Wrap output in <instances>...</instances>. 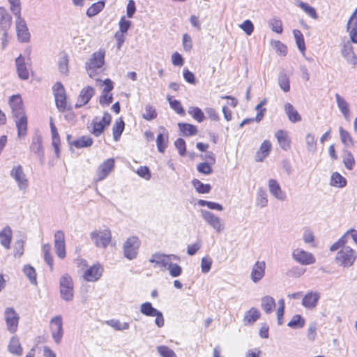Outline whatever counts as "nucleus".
Wrapping results in <instances>:
<instances>
[{
	"mask_svg": "<svg viewBox=\"0 0 357 357\" xmlns=\"http://www.w3.org/2000/svg\"><path fill=\"white\" fill-rule=\"evenodd\" d=\"M356 258L357 252L351 247L345 246L337 252L335 261L340 266L349 268L354 264Z\"/></svg>",
	"mask_w": 357,
	"mask_h": 357,
	"instance_id": "nucleus-1",
	"label": "nucleus"
},
{
	"mask_svg": "<svg viewBox=\"0 0 357 357\" xmlns=\"http://www.w3.org/2000/svg\"><path fill=\"white\" fill-rule=\"evenodd\" d=\"M105 51L99 50L92 54L91 56L86 62V69L89 75L92 77L97 69L101 68L105 63Z\"/></svg>",
	"mask_w": 357,
	"mask_h": 357,
	"instance_id": "nucleus-2",
	"label": "nucleus"
},
{
	"mask_svg": "<svg viewBox=\"0 0 357 357\" xmlns=\"http://www.w3.org/2000/svg\"><path fill=\"white\" fill-rule=\"evenodd\" d=\"M60 295L62 299L66 301H71L73 299V282L72 278L68 275L64 274L60 278L59 281Z\"/></svg>",
	"mask_w": 357,
	"mask_h": 357,
	"instance_id": "nucleus-3",
	"label": "nucleus"
},
{
	"mask_svg": "<svg viewBox=\"0 0 357 357\" xmlns=\"http://www.w3.org/2000/svg\"><path fill=\"white\" fill-rule=\"evenodd\" d=\"M140 245L141 241L138 237L132 236L128 238L123 245V256L129 260L135 259Z\"/></svg>",
	"mask_w": 357,
	"mask_h": 357,
	"instance_id": "nucleus-4",
	"label": "nucleus"
},
{
	"mask_svg": "<svg viewBox=\"0 0 357 357\" xmlns=\"http://www.w3.org/2000/svg\"><path fill=\"white\" fill-rule=\"evenodd\" d=\"M140 312L146 317H155V324L158 327L161 328L165 325V319L162 313L158 309L153 307L151 303L145 302L142 303L140 305Z\"/></svg>",
	"mask_w": 357,
	"mask_h": 357,
	"instance_id": "nucleus-5",
	"label": "nucleus"
},
{
	"mask_svg": "<svg viewBox=\"0 0 357 357\" xmlns=\"http://www.w3.org/2000/svg\"><path fill=\"white\" fill-rule=\"evenodd\" d=\"M91 240L98 248H105L111 242L112 234L108 229L96 230L90 234Z\"/></svg>",
	"mask_w": 357,
	"mask_h": 357,
	"instance_id": "nucleus-6",
	"label": "nucleus"
},
{
	"mask_svg": "<svg viewBox=\"0 0 357 357\" xmlns=\"http://www.w3.org/2000/svg\"><path fill=\"white\" fill-rule=\"evenodd\" d=\"M111 121L112 116L108 112H105L101 119L96 116L92 122L93 129L91 133L96 137H99L104 132L105 129L109 126Z\"/></svg>",
	"mask_w": 357,
	"mask_h": 357,
	"instance_id": "nucleus-7",
	"label": "nucleus"
},
{
	"mask_svg": "<svg viewBox=\"0 0 357 357\" xmlns=\"http://www.w3.org/2000/svg\"><path fill=\"white\" fill-rule=\"evenodd\" d=\"M201 215L205 222L217 232L220 233L224 230L225 225L218 216L206 210H201Z\"/></svg>",
	"mask_w": 357,
	"mask_h": 357,
	"instance_id": "nucleus-8",
	"label": "nucleus"
},
{
	"mask_svg": "<svg viewBox=\"0 0 357 357\" xmlns=\"http://www.w3.org/2000/svg\"><path fill=\"white\" fill-rule=\"evenodd\" d=\"M10 176L16 181L20 190H25L29 186V181L22 165L14 166L10 171Z\"/></svg>",
	"mask_w": 357,
	"mask_h": 357,
	"instance_id": "nucleus-9",
	"label": "nucleus"
},
{
	"mask_svg": "<svg viewBox=\"0 0 357 357\" xmlns=\"http://www.w3.org/2000/svg\"><path fill=\"white\" fill-rule=\"evenodd\" d=\"M5 321L8 331L14 333L17 331L20 317L13 307H7L4 312Z\"/></svg>",
	"mask_w": 357,
	"mask_h": 357,
	"instance_id": "nucleus-10",
	"label": "nucleus"
},
{
	"mask_svg": "<svg viewBox=\"0 0 357 357\" xmlns=\"http://www.w3.org/2000/svg\"><path fill=\"white\" fill-rule=\"evenodd\" d=\"M114 159L109 158L101 163L96 173L94 181L99 182L105 179L114 168Z\"/></svg>",
	"mask_w": 357,
	"mask_h": 357,
	"instance_id": "nucleus-11",
	"label": "nucleus"
},
{
	"mask_svg": "<svg viewBox=\"0 0 357 357\" xmlns=\"http://www.w3.org/2000/svg\"><path fill=\"white\" fill-rule=\"evenodd\" d=\"M50 331L54 342L60 343L63 337V321L61 315L53 317L50 321Z\"/></svg>",
	"mask_w": 357,
	"mask_h": 357,
	"instance_id": "nucleus-12",
	"label": "nucleus"
},
{
	"mask_svg": "<svg viewBox=\"0 0 357 357\" xmlns=\"http://www.w3.org/2000/svg\"><path fill=\"white\" fill-rule=\"evenodd\" d=\"M16 20V31L18 40L22 43H27L30 40V33L25 20L21 15L15 17Z\"/></svg>",
	"mask_w": 357,
	"mask_h": 357,
	"instance_id": "nucleus-13",
	"label": "nucleus"
},
{
	"mask_svg": "<svg viewBox=\"0 0 357 357\" xmlns=\"http://www.w3.org/2000/svg\"><path fill=\"white\" fill-rule=\"evenodd\" d=\"M293 259L302 265H310L315 262V258L310 252L303 249H295L292 252Z\"/></svg>",
	"mask_w": 357,
	"mask_h": 357,
	"instance_id": "nucleus-14",
	"label": "nucleus"
},
{
	"mask_svg": "<svg viewBox=\"0 0 357 357\" xmlns=\"http://www.w3.org/2000/svg\"><path fill=\"white\" fill-rule=\"evenodd\" d=\"M54 249L59 258L63 259L66 257L65 236L61 230L56 231L54 234Z\"/></svg>",
	"mask_w": 357,
	"mask_h": 357,
	"instance_id": "nucleus-15",
	"label": "nucleus"
},
{
	"mask_svg": "<svg viewBox=\"0 0 357 357\" xmlns=\"http://www.w3.org/2000/svg\"><path fill=\"white\" fill-rule=\"evenodd\" d=\"M269 192L278 200L283 202L287 199V195L280 187L277 180L271 178L268 182Z\"/></svg>",
	"mask_w": 357,
	"mask_h": 357,
	"instance_id": "nucleus-16",
	"label": "nucleus"
},
{
	"mask_svg": "<svg viewBox=\"0 0 357 357\" xmlns=\"http://www.w3.org/2000/svg\"><path fill=\"white\" fill-rule=\"evenodd\" d=\"M94 93L95 89L92 86H87L83 88L78 96L75 107L80 108L87 104L93 96Z\"/></svg>",
	"mask_w": 357,
	"mask_h": 357,
	"instance_id": "nucleus-17",
	"label": "nucleus"
},
{
	"mask_svg": "<svg viewBox=\"0 0 357 357\" xmlns=\"http://www.w3.org/2000/svg\"><path fill=\"white\" fill-rule=\"evenodd\" d=\"M103 268L100 264H94L88 268L84 274V278L88 282H96L102 276Z\"/></svg>",
	"mask_w": 357,
	"mask_h": 357,
	"instance_id": "nucleus-18",
	"label": "nucleus"
},
{
	"mask_svg": "<svg viewBox=\"0 0 357 357\" xmlns=\"http://www.w3.org/2000/svg\"><path fill=\"white\" fill-rule=\"evenodd\" d=\"M10 106L12 109L13 117L25 114L22 100L20 96L15 95L10 98Z\"/></svg>",
	"mask_w": 357,
	"mask_h": 357,
	"instance_id": "nucleus-19",
	"label": "nucleus"
},
{
	"mask_svg": "<svg viewBox=\"0 0 357 357\" xmlns=\"http://www.w3.org/2000/svg\"><path fill=\"white\" fill-rule=\"evenodd\" d=\"M320 298V294L317 291H310L305 295L302 300V305L307 309L312 310L317 305Z\"/></svg>",
	"mask_w": 357,
	"mask_h": 357,
	"instance_id": "nucleus-20",
	"label": "nucleus"
},
{
	"mask_svg": "<svg viewBox=\"0 0 357 357\" xmlns=\"http://www.w3.org/2000/svg\"><path fill=\"white\" fill-rule=\"evenodd\" d=\"M266 263L264 261H257L252 266L251 271V280L257 283L260 281L265 274Z\"/></svg>",
	"mask_w": 357,
	"mask_h": 357,
	"instance_id": "nucleus-21",
	"label": "nucleus"
},
{
	"mask_svg": "<svg viewBox=\"0 0 357 357\" xmlns=\"http://www.w3.org/2000/svg\"><path fill=\"white\" fill-rule=\"evenodd\" d=\"M12 23V17L4 8L0 7V30L5 37L8 36V30Z\"/></svg>",
	"mask_w": 357,
	"mask_h": 357,
	"instance_id": "nucleus-22",
	"label": "nucleus"
},
{
	"mask_svg": "<svg viewBox=\"0 0 357 357\" xmlns=\"http://www.w3.org/2000/svg\"><path fill=\"white\" fill-rule=\"evenodd\" d=\"M275 136L278 140V142L282 149L284 151H288L291 147V140L288 137V134L283 130H278Z\"/></svg>",
	"mask_w": 357,
	"mask_h": 357,
	"instance_id": "nucleus-23",
	"label": "nucleus"
},
{
	"mask_svg": "<svg viewBox=\"0 0 357 357\" xmlns=\"http://www.w3.org/2000/svg\"><path fill=\"white\" fill-rule=\"evenodd\" d=\"M168 260L169 259L167 258V255H165L160 252H155L151 256L149 262L155 264L161 268H167L170 263V261Z\"/></svg>",
	"mask_w": 357,
	"mask_h": 357,
	"instance_id": "nucleus-24",
	"label": "nucleus"
},
{
	"mask_svg": "<svg viewBox=\"0 0 357 357\" xmlns=\"http://www.w3.org/2000/svg\"><path fill=\"white\" fill-rule=\"evenodd\" d=\"M20 137H24L27 130V118L26 114L13 117Z\"/></svg>",
	"mask_w": 357,
	"mask_h": 357,
	"instance_id": "nucleus-25",
	"label": "nucleus"
},
{
	"mask_svg": "<svg viewBox=\"0 0 357 357\" xmlns=\"http://www.w3.org/2000/svg\"><path fill=\"white\" fill-rule=\"evenodd\" d=\"M15 63L17 67V72L20 78L22 79H27L29 77V73L26 66L24 58L22 57V55H20L15 59Z\"/></svg>",
	"mask_w": 357,
	"mask_h": 357,
	"instance_id": "nucleus-26",
	"label": "nucleus"
},
{
	"mask_svg": "<svg viewBox=\"0 0 357 357\" xmlns=\"http://www.w3.org/2000/svg\"><path fill=\"white\" fill-rule=\"evenodd\" d=\"M341 53L349 63L353 65L357 63V58L354 53L353 47L349 42H347L343 45Z\"/></svg>",
	"mask_w": 357,
	"mask_h": 357,
	"instance_id": "nucleus-27",
	"label": "nucleus"
},
{
	"mask_svg": "<svg viewBox=\"0 0 357 357\" xmlns=\"http://www.w3.org/2000/svg\"><path fill=\"white\" fill-rule=\"evenodd\" d=\"M12 229L9 226L5 227L0 231V243L2 246L6 249H10V243L12 241Z\"/></svg>",
	"mask_w": 357,
	"mask_h": 357,
	"instance_id": "nucleus-28",
	"label": "nucleus"
},
{
	"mask_svg": "<svg viewBox=\"0 0 357 357\" xmlns=\"http://www.w3.org/2000/svg\"><path fill=\"white\" fill-rule=\"evenodd\" d=\"M271 150V143L268 140H264L260 146L259 151L256 153V161L261 162L270 153Z\"/></svg>",
	"mask_w": 357,
	"mask_h": 357,
	"instance_id": "nucleus-29",
	"label": "nucleus"
},
{
	"mask_svg": "<svg viewBox=\"0 0 357 357\" xmlns=\"http://www.w3.org/2000/svg\"><path fill=\"white\" fill-rule=\"evenodd\" d=\"M30 149L34 153L37 154L40 158L44 156V151L42 145V137L40 135H36L33 137Z\"/></svg>",
	"mask_w": 357,
	"mask_h": 357,
	"instance_id": "nucleus-30",
	"label": "nucleus"
},
{
	"mask_svg": "<svg viewBox=\"0 0 357 357\" xmlns=\"http://www.w3.org/2000/svg\"><path fill=\"white\" fill-rule=\"evenodd\" d=\"M284 112L291 122L296 123L301 121V115L291 103L287 102L284 105Z\"/></svg>",
	"mask_w": 357,
	"mask_h": 357,
	"instance_id": "nucleus-31",
	"label": "nucleus"
},
{
	"mask_svg": "<svg viewBox=\"0 0 357 357\" xmlns=\"http://www.w3.org/2000/svg\"><path fill=\"white\" fill-rule=\"evenodd\" d=\"M163 132H160L156 139V145L159 152L164 153L167 147L168 142V132L164 128H162Z\"/></svg>",
	"mask_w": 357,
	"mask_h": 357,
	"instance_id": "nucleus-32",
	"label": "nucleus"
},
{
	"mask_svg": "<svg viewBox=\"0 0 357 357\" xmlns=\"http://www.w3.org/2000/svg\"><path fill=\"white\" fill-rule=\"evenodd\" d=\"M93 140L89 136H82L79 139L70 142L71 146H74L77 149L89 147L93 144Z\"/></svg>",
	"mask_w": 357,
	"mask_h": 357,
	"instance_id": "nucleus-33",
	"label": "nucleus"
},
{
	"mask_svg": "<svg viewBox=\"0 0 357 357\" xmlns=\"http://www.w3.org/2000/svg\"><path fill=\"white\" fill-rule=\"evenodd\" d=\"M261 306L266 313L270 314L273 311V309L275 307V299L270 296H264L261 298Z\"/></svg>",
	"mask_w": 357,
	"mask_h": 357,
	"instance_id": "nucleus-34",
	"label": "nucleus"
},
{
	"mask_svg": "<svg viewBox=\"0 0 357 357\" xmlns=\"http://www.w3.org/2000/svg\"><path fill=\"white\" fill-rule=\"evenodd\" d=\"M337 105L346 119L349 117V107L347 102L338 93L335 94Z\"/></svg>",
	"mask_w": 357,
	"mask_h": 357,
	"instance_id": "nucleus-35",
	"label": "nucleus"
},
{
	"mask_svg": "<svg viewBox=\"0 0 357 357\" xmlns=\"http://www.w3.org/2000/svg\"><path fill=\"white\" fill-rule=\"evenodd\" d=\"M295 5L303 9L312 18L317 19L318 15L314 8L301 0H296Z\"/></svg>",
	"mask_w": 357,
	"mask_h": 357,
	"instance_id": "nucleus-36",
	"label": "nucleus"
},
{
	"mask_svg": "<svg viewBox=\"0 0 357 357\" xmlns=\"http://www.w3.org/2000/svg\"><path fill=\"white\" fill-rule=\"evenodd\" d=\"M180 130L185 136H193L197 133V127L187 123H178Z\"/></svg>",
	"mask_w": 357,
	"mask_h": 357,
	"instance_id": "nucleus-37",
	"label": "nucleus"
},
{
	"mask_svg": "<svg viewBox=\"0 0 357 357\" xmlns=\"http://www.w3.org/2000/svg\"><path fill=\"white\" fill-rule=\"evenodd\" d=\"M105 5L104 1H100L93 3L86 10V15L92 17L102 10Z\"/></svg>",
	"mask_w": 357,
	"mask_h": 357,
	"instance_id": "nucleus-38",
	"label": "nucleus"
},
{
	"mask_svg": "<svg viewBox=\"0 0 357 357\" xmlns=\"http://www.w3.org/2000/svg\"><path fill=\"white\" fill-rule=\"evenodd\" d=\"M331 185L335 187L344 188L347 185V180L340 173L334 172L331 175Z\"/></svg>",
	"mask_w": 357,
	"mask_h": 357,
	"instance_id": "nucleus-39",
	"label": "nucleus"
},
{
	"mask_svg": "<svg viewBox=\"0 0 357 357\" xmlns=\"http://www.w3.org/2000/svg\"><path fill=\"white\" fill-rule=\"evenodd\" d=\"M305 144L307 149L312 153H315L317 150V142L315 136L312 133H308L305 136Z\"/></svg>",
	"mask_w": 357,
	"mask_h": 357,
	"instance_id": "nucleus-40",
	"label": "nucleus"
},
{
	"mask_svg": "<svg viewBox=\"0 0 357 357\" xmlns=\"http://www.w3.org/2000/svg\"><path fill=\"white\" fill-rule=\"evenodd\" d=\"M260 317L259 312L255 307L247 311L244 316V321L248 324L255 322Z\"/></svg>",
	"mask_w": 357,
	"mask_h": 357,
	"instance_id": "nucleus-41",
	"label": "nucleus"
},
{
	"mask_svg": "<svg viewBox=\"0 0 357 357\" xmlns=\"http://www.w3.org/2000/svg\"><path fill=\"white\" fill-rule=\"evenodd\" d=\"M10 352L16 355H21L22 353V348L20 345L19 339L16 337H13L8 345Z\"/></svg>",
	"mask_w": 357,
	"mask_h": 357,
	"instance_id": "nucleus-42",
	"label": "nucleus"
},
{
	"mask_svg": "<svg viewBox=\"0 0 357 357\" xmlns=\"http://www.w3.org/2000/svg\"><path fill=\"white\" fill-rule=\"evenodd\" d=\"M124 122L120 119L117 120L112 127L113 137L114 141H118L124 130Z\"/></svg>",
	"mask_w": 357,
	"mask_h": 357,
	"instance_id": "nucleus-43",
	"label": "nucleus"
},
{
	"mask_svg": "<svg viewBox=\"0 0 357 357\" xmlns=\"http://www.w3.org/2000/svg\"><path fill=\"white\" fill-rule=\"evenodd\" d=\"M340 136L341 142L345 146L351 147L354 146V141L350 133L342 127L340 128Z\"/></svg>",
	"mask_w": 357,
	"mask_h": 357,
	"instance_id": "nucleus-44",
	"label": "nucleus"
},
{
	"mask_svg": "<svg viewBox=\"0 0 357 357\" xmlns=\"http://www.w3.org/2000/svg\"><path fill=\"white\" fill-rule=\"evenodd\" d=\"M278 84L284 92H288L290 90L289 78L287 74L280 73L278 77Z\"/></svg>",
	"mask_w": 357,
	"mask_h": 357,
	"instance_id": "nucleus-45",
	"label": "nucleus"
},
{
	"mask_svg": "<svg viewBox=\"0 0 357 357\" xmlns=\"http://www.w3.org/2000/svg\"><path fill=\"white\" fill-rule=\"evenodd\" d=\"M268 26L273 31L277 33H282V22L278 17H275L271 19L268 21Z\"/></svg>",
	"mask_w": 357,
	"mask_h": 357,
	"instance_id": "nucleus-46",
	"label": "nucleus"
},
{
	"mask_svg": "<svg viewBox=\"0 0 357 357\" xmlns=\"http://www.w3.org/2000/svg\"><path fill=\"white\" fill-rule=\"evenodd\" d=\"M257 204L261 208L268 204L267 193L262 188H259L257 190Z\"/></svg>",
	"mask_w": 357,
	"mask_h": 357,
	"instance_id": "nucleus-47",
	"label": "nucleus"
},
{
	"mask_svg": "<svg viewBox=\"0 0 357 357\" xmlns=\"http://www.w3.org/2000/svg\"><path fill=\"white\" fill-rule=\"evenodd\" d=\"M293 33L298 50L301 52H304L305 45L303 33L301 31L296 29L294 30Z\"/></svg>",
	"mask_w": 357,
	"mask_h": 357,
	"instance_id": "nucleus-48",
	"label": "nucleus"
},
{
	"mask_svg": "<svg viewBox=\"0 0 357 357\" xmlns=\"http://www.w3.org/2000/svg\"><path fill=\"white\" fill-rule=\"evenodd\" d=\"M305 325V319L300 314H295L287 326L292 328H301Z\"/></svg>",
	"mask_w": 357,
	"mask_h": 357,
	"instance_id": "nucleus-49",
	"label": "nucleus"
},
{
	"mask_svg": "<svg viewBox=\"0 0 357 357\" xmlns=\"http://www.w3.org/2000/svg\"><path fill=\"white\" fill-rule=\"evenodd\" d=\"M106 324L117 331L128 330L130 327V324L128 322L121 324L117 319H110L106 321Z\"/></svg>",
	"mask_w": 357,
	"mask_h": 357,
	"instance_id": "nucleus-50",
	"label": "nucleus"
},
{
	"mask_svg": "<svg viewBox=\"0 0 357 357\" xmlns=\"http://www.w3.org/2000/svg\"><path fill=\"white\" fill-rule=\"evenodd\" d=\"M23 272L31 284H36V273L33 267L30 265H25L23 268Z\"/></svg>",
	"mask_w": 357,
	"mask_h": 357,
	"instance_id": "nucleus-51",
	"label": "nucleus"
},
{
	"mask_svg": "<svg viewBox=\"0 0 357 357\" xmlns=\"http://www.w3.org/2000/svg\"><path fill=\"white\" fill-rule=\"evenodd\" d=\"M192 183L194 188L199 193H208L211 189L209 184H204L198 179H194Z\"/></svg>",
	"mask_w": 357,
	"mask_h": 357,
	"instance_id": "nucleus-52",
	"label": "nucleus"
},
{
	"mask_svg": "<svg viewBox=\"0 0 357 357\" xmlns=\"http://www.w3.org/2000/svg\"><path fill=\"white\" fill-rule=\"evenodd\" d=\"M142 117L147 121H151L155 119L157 117V112L155 109L150 105H146L144 108V112L142 114Z\"/></svg>",
	"mask_w": 357,
	"mask_h": 357,
	"instance_id": "nucleus-53",
	"label": "nucleus"
},
{
	"mask_svg": "<svg viewBox=\"0 0 357 357\" xmlns=\"http://www.w3.org/2000/svg\"><path fill=\"white\" fill-rule=\"evenodd\" d=\"M188 113L198 122H202L204 119V114L202 109L197 107L189 108Z\"/></svg>",
	"mask_w": 357,
	"mask_h": 357,
	"instance_id": "nucleus-54",
	"label": "nucleus"
},
{
	"mask_svg": "<svg viewBox=\"0 0 357 357\" xmlns=\"http://www.w3.org/2000/svg\"><path fill=\"white\" fill-rule=\"evenodd\" d=\"M156 349L161 357H177L175 352L167 346L160 345Z\"/></svg>",
	"mask_w": 357,
	"mask_h": 357,
	"instance_id": "nucleus-55",
	"label": "nucleus"
},
{
	"mask_svg": "<svg viewBox=\"0 0 357 357\" xmlns=\"http://www.w3.org/2000/svg\"><path fill=\"white\" fill-rule=\"evenodd\" d=\"M167 100L170 105V107L172 109H174L177 114L183 115L185 114V111L181 104V102L177 100H172L170 96H167Z\"/></svg>",
	"mask_w": 357,
	"mask_h": 357,
	"instance_id": "nucleus-56",
	"label": "nucleus"
},
{
	"mask_svg": "<svg viewBox=\"0 0 357 357\" xmlns=\"http://www.w3.org/2000/svg\"><path fill=\"white\" fill-rule=\"evenodd\" d=\"M198 204L200 206H207L208 208L213 209V210H217V211H220L223 210L222 206L216 202L199 199L198 201Z\"/></svg>",
	"mask_w": 357,
	"mask_h": 357,
	"instance_id": "nucleus-57",
	"label": "nucleus"
},
{
	"mask_svg": "<svg viewBox=\"0 0 357 357\" xmlns=\"http://www.w3.org/2000/svg\"><path fill=\"white\" fill-rule=\"evenodd\" d=\"M167 269L169 272V275L172 278H176L181 275L182 273V268L181 266H179L177 264H174L172 262H170L169 266H167Z\"/></svg>",
	"mask_w": 357,
	"mask_h": 357,
	"instance_id": "nucleus-58",
	"label": "nucleus"
},
{
	"mask_svg": "<svg viewBox=\"0 0 357 357\" xmlns=\"http://www.w3.org/2000/svg\"><path fill=\"white\" fill-rule=\"evenodd\" d=\"M343 163L345 167L349 170H351L354 168L355 160L350 151H347L344 155Z\"/></svg>",
	"mask_w": 357,
	"mask_h": 357,
	"instance_id": "nucleus-59",
	"label": "nucleus"
},
{
	"mask_svg": "<svg viewBox=\"0 0 357 357\" xmlns=\"http://www.w3.org/2000/svg\"><path fill=\"white\" fill-rule=\"evenodd\" d=\"M10 5V10L15 17L21 15V2L20 0H8Z\"/></svg>",
	"mask_w": 357,
	"mask_h": 357,
	"instance_id": "nucleus-60",
	"label": "nucleus"
},
{
	"mask_svg": "<svg viewBox=\"0 0 357 357\" xmlns=\"http://www.w3.org/2000/svg\"><path fill=\"white\" fill-rule=\"evenodd\" d=\"M212 164L208 162H200L197 166V169L199 172L205 174L209 175L213 172V169L211 168Z\"/></svg>",
	"mask_w": 357,
	"mask_h": 357,
	"instance_id": "nucleus-61",
	"label": "nucleus"
},
{
	"mask_svg": "<svg viewBox=\"0 0 357 357\" xmlns=\"http://www.w3.org/2000/svg\"><path fill=\"white\" fill-rule=\"evenodd\" d=\"M55 102L58 110L64 112L66 109V95L55 96Z\"/></svg>",
	"mask_w": 357,
	"mask_h": 357,
	"instance_id": "nucleus-62",
	"label": "nucleus"
},
{
	"mask_svg": "<svg viewBox=\"0 0 357 357\" xmlns=\"http://www.w3.org/2000/svg\"><path fill=\"white\" fill-rule=\"evenodd\" d=\"M100 104L102 105H109L113 101L112 94L109 92L102 91V94L100 96Z\"/></svg>",
	"mask_w": 357,
	"mask_h": 357,
	"instance_id": "nucleus-63",
	"label": "nucleus"
},
{
	"mask_svg": "<svg viewBox=\"0 0 357 357\" xmlns=\"http://www.w3.org/2000/svg\"><path fill=\"white\" fill-rule=\"evenodd\" d=\"M239 26L248 36H250L254 31V25L249 20L244 21Z\"/></svg>",
	"mask_w": 357,
	"mask_h": 357,
	"instance_id": "nucleus-64",
	"label": "nucleus"
}]
</instances>
